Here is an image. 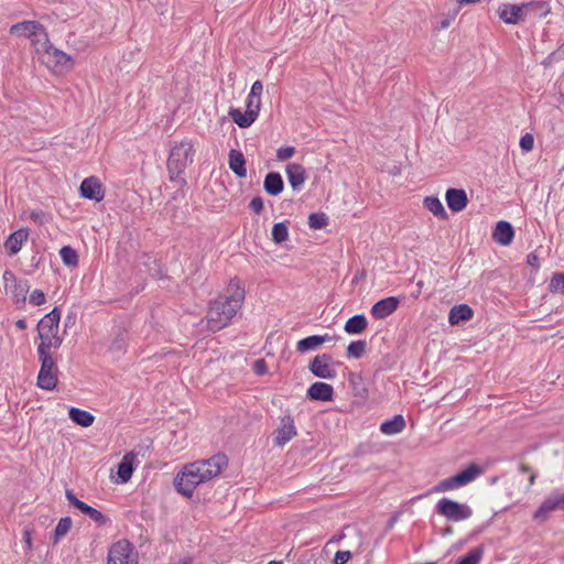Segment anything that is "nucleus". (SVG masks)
<instances>
[{"mask_svg": "<svg viewBox=\"0 0 564 564\" xmlns=\"http://www.w3.org/2000/svg\"><path fill=\"white\" fill-rule=\"evenodd\" d=\"M226 467L227 457L224 454L185 464L174 477V489L182 497L191 499L198 486L218 477Z\"/></svg>", "mask_w": 564, "mask_h": 564, "instance_id": "nucleus-1", "label": "nucleus"}, {"mask_svg": "<svg viewBox=\"0 0 564 564\" xmlns=\"http://www.w3.org/2000/svg\"><path fill=\"white\" fill-rule=\"evenodd\" d=\"M245 301L243 283L232 278L224 294L209 302L205 322L208 330L220 332L230 325Z\"/></svg>", "mask_w": 564, "mask_h": 564, "instance_id": "nucleus-2", "label": "nucleus"}, {"mask_svg": "<svg viewBox=\"0 0 564 564\" xmlns=\"http://www.w3.org/2000/svg\"><path fill=\"white\" fill-rule=\"evenodd\" d=\"M194 153V144L187 139L175 143L170 150L166 162L169 178L180 187H184L187 184L184 172L187 165L193 162Z\"/></svg>", "mask_w": 564, "mask_h": 564, "instance_id": "nucleus-3", "label": "nucleus"}, {"mask_svg": "<svg viewBox=\"0 0 564 564\" xmlns=\"http://www.w3.org/2000/svg\"><path fill=\"white\" fill-rule=\"evenodd\" d=\"M59 311L53 308L44 315L37 325L40 344L37 354H52V349H58L63 345V338L58 335Z\"/></svg>", "mask_w": 564, "mask_h": 564, "instance_id": "nucleus-4", "label": "nucleus"}, {"mask_svg": "<svg viewBox=\"0 0 564 564\" xmlns=\"http://www.w3.org/2000/svg\"><path fill=\"white\" fill-rule=\"evenodd\" d=\"M484 474V469L479 465L471 463L467 465L465 470L455 474L452 477L445 478L433 486L431 494H444L457 490L462 487L470 485L477 477Z\"/></svg>", "mask_w": 564, "mask_h": 564, "instance_id": "nucleus-5", "label": "nucleus"}, {"mask_svg": "<svg viewBox=\"0 0 564 564\" xmlns=\"http://www.w3.org/2000/svg\"><path fill=\"white\" fill-rule=\"evenodd\" d=\"M1 284H3V294L10 297L11 303L18 308H24L30 292L29 281L18 278L11 270H6L1 275Z\"/></svg>", "mask_w": 564, "mask_h": 564, "instance_id": "nucleus-6", "label": "nucleus"}, {"mask_svg": "<svg viewBox=\"0 0 564 564\" xmlns=\"http://www.w3.org/2000/svg\"><path fill=\"white\" fill-rule=\"evenodd\" d=\"M436 512L449 522H463L473 518V509L465 502L443 498L436 503Z\"/></svg>", "mask_w": 564, "mask_h": 564, "instance_id": "nucleus-7", "label": "nucleus"}, {"mask_svg": "<svg viewBox=\"0 0 564 564\" xmlns=\"http://www.w3.org/2000/svg\"><path fill=\"white\" fill-rule=\"evenodd\" d=\"M106 564H139V554L129 540H117L109 545Z\"/></svg>", "mask_w": 564, "mask_h": 564, "instance_id": "nucleus-8", "label": "nucleus"}, {"mask_svg": "<svg viewBox=\"0 0 564 564\" xmlns=\"http://www.w3.org/2000/svg\"><path fill=\"white\" fill-rule=\"evenodd\" d=\"M37 53H43V62L53 67L55 72H67L73 67L72 57L65 52L56 48L47 39L41 42V47L37 46Z\"/></svg>", "mask_w": 564, "mask_h": 564, "instance_id": "nucleus-9", "label": "nucleus"}, {"mask_svg": "<svg viewBox=\"0 0 564 564\" xmlns=\"http://www.w3.org/2000/svg\"><path fill=\"white\" fill-rule=\"evenodd\" d=\"M40 372L37 377V386L42 390L52 391L57 384V367L52 357V352H39Z\"/></svg>", "mask_w": 564, "mask_h": 564, "instance_id": "nucleus-10", "label": "nucleus"}, {"mask_svg": "<svg viewBox=\"0 0 564 564\" xmlns=\"http://www.w3.org/2000/svg\"><path fill=\"white\" fill-rule=\"evenodd\" d=\"M10 33L31 39L35 51H37V46L41 47V42H45L48 39L45 28L37 21H23L13 24Z\"/></svg>", "mask_w": 564, "mask_h": 564, "instance_id": "nucleus-11", "label": "nucleus"}, {"mask_svg": "<svg viewBox=\"0 0 564 564\" xmlns=\"http://www.w3.org/2000/svg\"><path fill=\"white\" fill-rule=\"evenodd\" d=\"M296 436V427L294 419L290 414H284L279 419V425L273 432V444L278 447H283Z\"/></svg>", "mask_w": 564, "mask_h": 564, "instance_id": "nucleus-12", "label": "nucleus"}, {"mask_svg": "<svg viewBox=\"0 0 564 564\" xmlns=\"http://www.w3.org/2000/svg\"><path fill=\"white\" fill-rule=\"evenodd\" d=\"M564 510V494H554L544 499L536 511L533 512V519L544 522L549 519L552 512Z\"/></svg>", "mask_w": 564, "mask_h": 564, "instance_id": "nucleus-13", "label": "nucleus"}, {"mask_svg": "<svg viewBox=\"0 0 564 564\" xmlns=\"http://www.w3.org/2000/svg\"><path fill=\"white\" fill-rule=\"evenodd\" d=\"M310 370L316 378L334 379L336 377V370L332 364V357L328 354L313 357L310 364Z\"/></svg>", "mask_w": 564, "mask_h": 564, "instance_id": "nucleus-14", "label": "nucleus"}, {"mask_svg": "<svg viewBox=\"0 0 564 564\" xmlns=\"http://www.w3.org/2000/svg\"><path fill=\"white\" fill-rule=\"evenodd\" d=\"M138 463V455L130 452L122 456L119 465H117L115 484L122 485L131 480L135 464Z\"/></svg>", "mask_w": 564, "mask_h": 564, "instance_id": "nucleus-15", "label": "nucleus"}, {"mask_svg": "<svg viewBox=\"0 0 564 564\" xmlns=\"http://www.w3.org/2000/svg\"><path fill=\"white\" fill-rule=\"evenodd\" d=\"M80 196L90 200L101 202L105 191L101 182L96 176L85 178L79 186Z\"/></svg>", "mask_w": 564, "mask_h": 564, "instance_id": "nucleus-16", "label": "nucleus"}, {"mask_svg": "<svg viewBox=\"0 0 564 564\" xmlns=\"http://www.w3.org/2000/svg\"><path fill=\"white\" fill-rule=\"evenodd\" d=\"M499 18L506 24H518L524 22V7L522 4L503 3L498 10Z\"/></svg>", "mask_w": 564, "mask_h": 564, "instance_id": "nucleus-17", "label": "nucleus"}, {"mask_svg": "<svg viewBox=\"0 0 564 564\" xmlns=\"http://www.w3.org/2000/svg\"><path fill=\"white\" fill-rule=\"evenodd\" d=\"M65 498H67L68 502L73 505L75 508H77L78 511L90 517V519L94 520L96 523L105 524L106 518L102 514V512L90 507L80 499L76 498L75 494H73L70 490L65 491Z\"/></svg>", "mask_w": 564, "mask_h": 564, "instance_id": "nucleus-18", "label": "nucleus"}, {"mask_svg": "<svg viewBox=\"0 0 564 564\" xmlns=\"http://www.w3.org/2000/svg\"><path fill=\"white\" fill-rule=\"evenodd\" d=\"M285 173L292 189L300 192L307 178L306 171L303 165L290 163L285 167Z\"/></svg>", "mask_w": 564, "mask_h": 564, "instance_id": "nucleus-19", "label": "nucleus"}, {"mask_svg": "<svg viewBox=\"0 0 564 564\" xmlns=\"http://www.w3.org/2000/svg\"><path fill=\"white\" fill-rule=\"evenodd\" d=\"M398 306V297H386L375 303L372 308H370V314H372L376 319H383L394 313Z\"/></svg>", "mask_w": 564, "mask_h": 564, "instance_id": "nucleus-20", "label": "nucleus"}, {"mask_svg": "<svg viewBox=\"0 0 564 564\" xmlns=\"http://www.w3.org/2000/svg\"><path fill=\"white\" fill-rule=\"evenodd\" d=\"M525 21H535L545 18L551 12V7L545 1H531L523 3Z\"/></svg>", "mask_w": 564, "mask_h": 564, "instance_id": "nucleus-21", "label": "nucleus"}, {"mask_svg": "<svg viewBox=\"0 0 564 564\" xmlns=\"http://www.w3.org/2000/svg\"><path fill=\"white\" fill-rule=\"evenodd\" d=\"M445 199L448 208L454 213L462 212L468 204L466 192L462 188H448Z\"/></svg>", "mask_w": 564, "mask_h": 564, "instance_id": "nucleus-22", "label": "nucleus"}, {"mask_svg": "<svg viewBox=\"0 0 564 564\" xmlns=\"http://www.w3.org/2000/svg\"><path fill=\"white\" fill-rule=\"evenodd\" d=\"M306 395L312 401H332L334 388L326 382L316 381L307 389Z\"/></svg>", "mask_w": 564, "mask_h": 564, "instance_id": "nucleus-23", "label": "nucleus"}, {"mask_svg": "<svg viewBox=\"0 0 564 564\" xmlns=\"http://www.w3.org/2000/svg\"><path fill=\"white\" fill-rule=\"evenodd\" d=\"M514 237L513 226L507 220H500L496 224L492 231V239L501 246H508L512 242Z\"/></svg>", "mask_w": 564, "mask_h": 564, "instance_id": "nucleus-24", "label": "nucleus"}, {"mask_svg": "<svg viewBox=\"0 0 564 564\" xmlns=\"http://www.w3.org/2000/svg\"><path fill=\"white\" fill-rule=\"evenodd\" d=\"M474 316L473 308L467 304L452 306L448 315L451 326H457L462 322L470 321Z\"/></svg>", "mask_w": 564, "mask_h": 564, "instance_id": "nucleus-25", "label": "nucleus"}, {"mask_svg": "<svg viewBox=\"0 0 564 564\" xmlns=\"http://www.w3.org/2000/svg\"><path fill=\"white\" fill-rule=\"evenodd\" d=\"M229 169L240 178L247 176L246 159L241 151L231 149L228 154Z\"/></svg>", "mask_w": 564, "mask_h": 564, "instance_id": "nucleus-26", "label": "nucleus"}, {"mask_svg": "<svg viewBox=\"0 0 564 564\" xmlns=\"http://www.w3.org/2000/svg\"><path fill=\"white\" fill-rule=\"evenodd\" d=\"M263 188L267 194L276 196L283 192L284 182L279 172H269L263 181Z\"/></svg>", "mask_w": 564, "mask_h": 564, "instance_id": "nucleus-27", "label": "nucleus"}, {"mask_svg": "<svg viewBox=\"0 0 564 564\" xmlns=\"http://www.w3.org/2000/svg\"><path fill=\"white\" fill-rule=\"evenodd\" d=\"M329 340V335H311L304 339L299 340L295 347H297L299 352L304 354L306 351L317 349L319 345L328 343Z\"/></svg>", "mask_w": 564, "mask_h": 564, "instance_id": "nucleus-28", "label": "nucleus"}, {"mask_svg": "<svg viewBox=\"0 0 564 564\" xmlns=\"http://www.w3.org/2000/svg\"><path fill=\"white\" fill-rule=\"evenodd\" d=\"M229 116L240 128H249L257 119V112H254V110H246L242 112L238 108H230Z\"/></svg>", "mask_w": 564, "mask_h": 564, "instance_id": "nucleus-29", "label": "nucleus"}, {"mask_svg": "<svg viewBox=\"0 0 564 564\" xmlns=\"http://www.w3.org/2000/svg\"><path fill=\"white\" fill-rule=\"evenodd\" d=\"M405 429V421L402 414H397L393 419L382 422L380 432L386 435H394L403 432Z\"/></svg>", "mask_w": 564, "mask_h": 564, "instance_id": "nucleus-30", "label": "nucleus"}, {"mask_svg": "<svg viewBox=\"0 0 564 564\" xmlns=\"http://www.w3.org/2000/svg\"><path fill=\"white\" fill-rule=\"evenodd\" d=\"M69 420H72L77 425H80L82 427H89L94 424V415L86 411L80 410L77 408H70L68 411Z\"/></svg>", "mask_w": 564, "mask_h": 564, "instance_id": "nucleus-31", "label": "nucleus"}, {"mask_svg": "<svg viewBox=\"0 0 564 564\" xmlns=\"http://www.w3.org/2000/svg\"><path fill=\"white\" fill-rule=\"evenodd\" d=\"M367 327V319L365 315H352L346 321L345 332L348 335H357L365 332Z\"/></svg>", "mask_w": 564, "mask_h": 564, "instance_id": "nucleus-32", "label": "nucleus"}, {"mask_svg": "<svg viewBox=\"0 0 564 564\" xmlns=\"http://www.w3.org/2000/svg\"><path fill=\"white\" fill-rule=\"evenodd\" d=\"M424 207L441 219L447 218V213H446L442 202L437 197H434V196L425 197Z\"/></svg>", "mask_w": 564, "mask_h": 564, "instance_id": "nucleus-33", "label": "nucleus"}, {"mask_svg": "<svg viewBox=\"0 0 564 564\" xmlns=\"http://www.w3.org/2000/svg\"><path fill=\"white\" fill-rule=\"evenodd\" d=\"M72 528V520L69 517H64L58 520L55 531H53V544H57L65 535L68 534Z\"/></svg>", "mask_w": 564, "mask_h": 564, "instance_id": "nucleus-34", "label": "nucleus"}, {"mask_svg": "<svg viewBox=\"0 0 564 564\" xmlns=\"http://www.w3.org/2000/svg\"><path fill=\"white\" fill-rule=\"evenodd\" d=\"M272 241L275 245H280L288 239L289 229L285 223H276L273 225L271 230Z\"/></svg>", "mask_w": 564, "mask_h": 564, "instance_id": "nucleus-35", "label": "nucleus"}, {"mask_svg": "<svg viewBox=\"0 0 564 564\" xmlns=\"http://www.w3.org/2000/svg\"><path fill=\"white\" fill-rule=\"evenodd\" d=\"M28 236V230L19 229L8 237L3 247H22V245L26 241Z\"/></svg>", "mask_w": 564, "mask_h": 564, "instance_id": "nucleus-36", "label": "nucleus"}, {"mask_svg": "<svg viewBox=\"0 0 564 564\" xmlns=\"http://www.w3.org/2000/svg\"><path fill=\"white\" fill-rule=\"evenodd\" d=\"M366 351V343L365 340H354L347 346V357L348 358H360Z\"/></svg>", "mask_w": 564, "mask_h": 564, "instance_id": "nucleus-37", "label": "nucleus"}, {"mask_svg": "<svg viewBox=\"0 0 564 564\" xmlns=\"http://www.w3.org/2000/svg\"><path fill=\"white\" fill-rule=\"evenodd\" d=\"M550 293L564 294V273H555L549 282Z\"/></svg>", "mask_w": 564, "mask_h": 564, "instance_id": "nucleus-38", "label": "nucleus"}, {"mask_svg": "<svg viewBox=\"0 0 564 564\" xmlns=\"http://www.w3.org/2000/svg\"><path fill=\"white\" fill-rule=\"evenodd\" d=\"M328 224V217L324 213H313L308 216V225L313 229H322Z\"/></svg>", "mask_w": 564, "mask_h": 564, "instance_id": "nucleus-39", "label": "nucleus"}, {"mask_svg": "<svg viewBox=\"0 0 564 564\" xmlns=\"http://www.w3.org/2000/svg\"><path fill=\"white\" fill-rule=\"evenodd\" d=\"M28 303L33 307H39L46 303V295L41 289H34L30 292Z\"/></svg>", "mask_w": 564, "mask_h": 564, "instance_id": "nucleus-40", "label": "nucleus"}, {"mask_svg": "<svg viewBox=\"0 0 564 564\" xmlns=\"http://www.w3.org/2000/svg\"><path fill=\"white\" fill-rule=\"evenodd\" d=\"M482 554L484 552L481 549L473 550L463 557L458 558L456 564H479Z\"/></svg>", "mask_w": 564, "mask_h": 564, "instance_id": "nucleus-41", "label": "nucleus"}, {"mask_svg": "<svg viewBox=\"0 0 564 564\" xmlns=\"http://www.w3.org/2000/svg\"><path fill=\"white\" fill-rule=\"evenodd\" d=\"M59 257H62L64 264L69 267L77 265V254L75 249H59Z\"/></svg>", "mask_w": 564, "mask_h": 564, "instance_id": "nucleus-42", "label": "nucleus"}, {"mask_svg": "<svg viewBox=\"0 0 564 564\" xmlns=\"http://www.w3.org/2000/svg\"><path fill=\"white\" fill-rule=\"evenodd\" d=\"M534 145V139L533 135L530 133H525L520 139V148L524 152H529L533 149Z\"/></svg>", "mask_w": 564, "mask_h": 564, "instance_id": "nucleus-43", "label": "nucleus"}, {"mask_svg": "<svg viewBox=\"0 0 564 564\" xmlns=\"http://www.w3.org/2000/svg\"><path fill=\"white\" fill-rule=\"evenodd\" d=\"M294 153H295L294 147H283V148L278 149L276 158L280 161H285V160L292 158L294 155Z\"/></svg>", "mask_w": 564, "mask_h": 564, "instance_id": "nucleus-44", "label": "nucleus"}, {"mask_svg": "<svg viewBox=\"0 0 564 564\" xmlns=\"http://www.w3.org/2000/svg\"><path fill=\"white\" fill-rule=\"evenodd\" d=\"M249 208L257 215L261 214L264 208L262 197H253L249 203Z\"/></svg>", "mask_w": 564, "mask_h": 564, "instance_id": "nucleus-45", "label": "nucleus"}, {"mask_svg": "<svg viewBox=\"0 0 564 564\" xmlns=\"http://www.w3.org/2000/svg\"><path fill=\"white\" fill-rule=\"evenodd\" d=\"M349 560H351L350 551H338L334 556V564H346Z\"/></svg>", "mask_w": 564, "mask_h": 564, "instance_id": "nucleus-46", "label": "nucleus"}, {"mask_svg": "<svg viewBox=\"0 0 564 564\" xmlns=\"http://www.w3.org/2000/svg\"><path fill=\"white\" fill-rule=\"evenodd\" d=\"M260 106H261L260 99L252 98V97H250V95H248L246 110H248V111L254 110V112H257V117H258L259 111H260Z\"/></svg>", "mask_w": 564, "mask_h": 564, "instance_id": "nucleus-47", "label": "nucleus"}, {"mask_svg": "<svg viewBox=\"0 0 564 564\" xmlns=\"http://www.w3.org/2000/svg\"><path fill=\"white\" fill-rule=\"evenodd\" d=\"M262 90H263V85H262V82L261 80H256L252 86H251V90H250V97L252 98H257V99H260V96L262 94Z\"/></svg>", "mask_w": 564, "mask_h": 564, "instance_id": "nucleus-48", "label": "nucleus"}, {"mask_svg": "<svg viewBox=\"0 0 564 564\" xmlns=\"http://www.w3.org/2000/svg\"><path fill=\"white\" fill-rule=\"evenodd\" d=\"M253 371L256 375L263 376L267 373V364L264 359H258L253 362Z\"/></svg>", "mask_w": 564, "mask_h": 564, "instance_id": "nucleus-49", "label": "nucleus"}, {"mask_svg": "<svg viewBox=\"0 0 564 564\" xmlns=\"http://www.w3.org/2000/svg\"><path fill=\"white\" fill-rule=\"evenodd\" d=\"M31 219H33L35 223L44 224L47 220V214L41 209L32 210Z\"/></svg>", "mask_w": 564, "mask_h": 564, "instance_id": "nucleus-50", "label": "nucleus"}, {"mask_svg": "<svg viewBox=\"0 0 564 564\" xmlns=\"http://www.w3.org/2000/svg\"><path fill=\"white\" fill-rule=\"evenodd\" d=\"M527 263H529V265L538 269L539 268L538 256L535 253H531V254L527 256Z\"/></svg>", "mask_w": 564, "mask_h": 564, "instance_id": "nucleus-51", "label": "nucleus"}, {"mask_svg": "<svg viewBox=\"0 0 564 564\" xmlns=\"http://www.w3.org/2000/svg\"><path fill=\"white\" fill-rule=\"evenodd\" d=\"M561 57V53L560 52H553L551 53L544 61V64L545 65H551L553 63V61Z\"/></svg>", "mask_w": 564, "mask_h": 564, "instance_id": "nucleus-52", "label": "nucleus"}, {"mask_svg": "<svg viewBox=\"0 0 564 564\" xmlns=\"http://www.w3.org/2000/svg\"><path fill=\"white\" fill-rule=\"evenodd\" d=\"M23 541H24V544H26L28 549L31 550L32 549V540H31L30 531L23 532Z\"/></svg>", "mask_w": 564, "mask_h": 564, "instance_id": "nucleus-53", "label": "nucleus"}, {"mask_svg": "<svg viewBox=\"0 0 564 564\" xmlns=\"http://www.w3.org/2000/svg\"><path fill=\"white\" fill-rule=\"evenodd\" d=\"M15 326L19 330H24L28 328V324L25 323V319L22 318V319H17L15 322Z\"/></svg>", "mask_w": 564, "mask_h": 564, "instance_id": "nucleus-54", "label": "nucleus"}, {"mask_svg": "<svg viewBox=\"0 0 564 564\" xmlns=\"http://www.w3.org/2000/svg\"><path fill=\"white\" fill-rule=\"evenodd\" d=\"M519 470L521 473H523V474H525V473H530L531 474V471H532L530 465H525V464H520L519 465Z\"/></svg>", "mask_w": 564, "mask_h": 564, "instance_id": "nucleus-55", "label": "nucleus"}, {"mask_svg": "<svg viewBox=\"0 0 564 564\" xmlns=\"http://www.w3.org/2000/svg\"><path fill=\"white\" fill-rule=\"evenodd\" d=\"M535 480H536V473L535 471H531L530 477H529V488L534 485Z\"/></svg>", "mask_w": 564, "mask_h": 564, "instance_id": "nucleus-56", "label": "nucleus"}, {"mask_svg": "<svg viewBox=\"0 0 564 564\" xmlns=\"http://www.w3.org/2000/svg\"><path fill=\"white\" fill-rule=\"evenodd\" d=\"M341 538H343V534H340L338 536H334L333 539L329 540V543H333L335 541H340Z\"/></svg>", "mask_w": 564, "mask_h": 564, "instance_id": "nucleus-57", "label": "nucleus"}, {"mask_svg": "<svg viewBox=\"0 0 564 564\" xmlns=\"http://www.w3.org/2000/svg\"><path fill=\"white\" fill-rule=\"evenodd\" d=\"M10 251V256H14L20 251V249H11Z\"/></svg>", "mask_w": 564, "mask_h": 564, "instance_id": "nucleus-58", "label": "nucleus"}, {"mask_svg": "<svg viewBox=\"0 0 564 564\" xmlns=\"http://www.w3.org/2000/svg\"><path fill=\"white\" fill-rule=\"evenodd\" d=\"M269 564H282V562H278V561H270Z\"/></svg>", "mask_w": 564, "mask_h": 564, "instance_id": "nucleus-59", "label": "nucleus"}, {"mask_svg": "<svg viewBox=\"0 0 564 564\" xmlns=\"http://www.w3.org/2000/svg\"><path fill=\"white\" fill-rule=\"evenodd\" d=\"M451 532H452L451 528L446 529V533H451Z\"/></svg>", "mask_w": 564, "mask_h": 564, "instance_id": "nucleus-60", "label": "nucleus"}, {"mask_svg": "<svg viewBox=\"0 0 564 564\" xmlns=\"http://www.w3.org/2000/svg\"><path fill=\"white\" fill-rule=\"evenodd\" d=\"M178 564H187V563H186L185 561H183V562H181V563H178Z\"/></svg>", "mask_w": 564, "mask_h": 564, "instance_id": "nucleus-61", "label": "nucleus"}]
</instances>
